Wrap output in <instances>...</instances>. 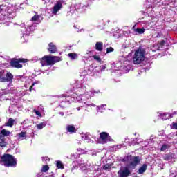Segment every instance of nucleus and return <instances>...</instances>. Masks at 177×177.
<instances>
[{
  "mask_svg": "<svg viewBox=\"0 0 177 177\" xmlns=\"http://www.w3.org/2000/svg\"><path fill=\"white\" fill-rule=\"evenodd\" d=\"M82 59L84 63L86 62H88V60L92 61V59H93L94 60H95V62H97L98 63H102V59L100 58V57L99 55H93V51L92 50H87L86 54L82 57Z\"/></svg>",
  "mask_w": 177,
  "mask_h": 177,
  "instance_id": "7",
  "label": "nucleus"
},
{
  "mask_svg": "<svg viewBox=\"0 0 177 177\" xmlns=\"http://www.w3.org/2000/svg\"><path fill=\"white\" fill-rule=\"evenodd\" d=\"M153 48H154V46H153L151 49L152 50V52H156V50H158V48H156V49H153Z\"/></svg>",
  "mask_w": 177,
  "mask_h": 177,
  "instance_id": "48",
  "label": "nucleus"
},
{
  "mask_svg": "<svg viewBox=\"0 0 177 177\" xmlns=\"http://www.w3.org/2000/svg\"><path fill=\"white\" fill-rule=\"evenodd\" d=\"M162 44H164V41H162Z\"/></svg>",
  "mask_w": 177,
  "mask_h": 177,
  "instance_id": "57",
  "label": "nucleus"
},
{
  "mask_svg": "<svg viewBox=\"0 0 177 177\" xmlns=\"http://www.w3.org/2000/svg\"><path fill=\"white\" fill-rule=\"evenodd\" d=\"M88 74H89V71L86 68H82L80 69V72H79V75L80 77H82L84 81L86 80V76L88 75Z\"/></svg>",
  "mask_w": 177,
  "mask_h": 177,
  "instance_id": "16",
  "label": "nucleus"
},
{
  "mask_svg": "<svg viewBox=\"0 0 177 177\" xmlns=\"http://www.w3.org/2000/svg\"><path fill=\"white\" fill-rule=\"evenodd\" d=\"M0 135H1L2 136H9V135H10V131L6 130V129H3L1 131Z\"/></svg>",
  "mask_w": 177,
  "mask_h": 177,
  "instance_id": "31",
  "label": "nucleus"
},
{
  "mask_svg": "<svg viewBox=\"0 0 177 177\" xmlns=\"http://www.w3.org/2000/svg\"><path fill=\"white\" fill-rule=\"evenodd\" d=\"M118 175L119 177H128L131 175V170L127 167H124L118 171Z\"/></svg>",
  "mask_w": 177,
  "mask_h": 177,
  "instance_id": "11",
  "label": "nucleus"
},
{
  "mask_svg": "<svg viewBox=\"0 0 177 177\" xmlns=\"http://www.w3.org/2000/svg\"><path fill=\"white\" fill-rule=\"evenodd\" d=\"M66 131H67V132H69L70 133H75V127H74V125H67Z\"/></svg>",
  "mask_w": 177,
  "mask_h": 177,
  "instance_id": "23",
  "label": "nucleus"
},
{
  "mask_svg": "<svg viewBox=\"0 0 177 177\" xmlns=\"http://www.w3.org/2000/svg\"><path fill=\"white\" fill-rule=\"evenodd\" d=\"M37 84H39V81H37L34 83H32V84L31 85V86L30 87V92H31V91H32V87L35 86V85H37Z\"/></svg>",
  "mask_w": 177,
  "mask_h": 177,
  "instance_id": "40",
  "label": "nucleus"
},
{
  "mask_svg": "<svg viewBox=\"0 0 177 177\" xmlns=\"http://www.w3.org/2000/svg\"><path fill=\"white\" fill-rule=\"evenodd\" d=\"M56 167L58 168V169H64V165H63V162L60 160L55 161Z\"/></svg>",
  "mask_w": 177,
  "mask_h": 177,
  "instance_id": "27",
  "label": "nucleus"
},
{
  "mask_svg": "<svg viewBox=\"0 0 177 177\" xmlns=\"http://www.w3.org/2000/svg\"><path fill=\"white\" fill-rule=\"evenodd\" d=\"M62 8H63V3H62V1L57 2L53 8V10H52L53 15H57V12H59V10H61Z\"/></svg>",
  "mask_w": 177,
  "mask_h": 177,
  "instance_id": "13",
  "label": "nucleus"
},
{
  "mask_svg": "<svg viewBox=\"0 0 177 177\" xmlns=\"http://www.w3.org/2000/svg\"><path fill=\"white\" fill-rule=\"evenodd\" d=\"M0 146L1 147H5L6 146V142L5 141V137L0 134Z\"/></svg>",
  "mask_w": 177,
  "mask_h": 177,
  "instance_id": "25",
  "label": "nucleus"
},
{
  "mask_svg": "<svg viewBox=\"0 0 177 177\" xmlns=\"http://www.w3.org/2000/svg\"><path fill=\"white\" fill-rule=\"evenodd\" d=\"M134 32L136 34H145V28H136L134 29Z\"/></svg>",
  "mask_w": 177,
  "mask_h": 177,
  "instance_id": "32",
  "label": "nucleus"
},
{
  "mask_svg": "<svg viewBox=\"0 0 177 177\" xmlns=\"http://www.w3.org/2000/svg\"><path fill=\"white\" fill-rule=\"evenodd\" d=\"M77 164L79 165L80 171L82 172H84V174H86L87 172H89L91 171V168H89V165H88V163L85 162L84 160H80L77 162Z\"/></svg>",
  "mask_w": 177,
  "mask_h": 177,
  "instance_id": "10",
  "label": "nucleus"
},
{
  "mask_svg": "<svg viewBox=\"0 0 177 177\" xmlns=\"http://www.w3.org/2000/svg\"><path fill=\"white\" fill-rule=\"evenodd\" d=\"M118 68V70H121L122 67L120 66V67H119Z\"/></svg>",
  "mask_w": 177,
  "mask_h": 177,
  "instance_id": "53",
  "label": "nucleus"
},
{
  "mask_svg": "<svg viewBox=\"0 0 177 177\" xmlns=\"http://www.w3.org/2000/svg\"><path fill=\"white\" fill-rule=\"evenodd\" d=\"M3 95H5V93H0V96H3Z\"/></svg>",
  "mask_w": 177,
  "mask_h": 177,
  "instance_id": "51",
  "label": "nucleus"
},
{
  "mask_svg": "<svg viewBox=\"0 0 177 177\" xmlns=\"http://www.w3.org/2000/svg\"><path fill=\"white\" fill-rule=\"evenodd\" d=\"M77 110L79 111V110H81V108L77 107Z\"/></svg>",
  "mask_w": 177,
  "mask_h": 177,
  "instance_id": "52",
  "label": "nucleus"
},
{
  "mask_svg": "<svg viewBox=\"0 0 177 177\" xmlns=\"http://www.w3.org/2000/svg\"><path fill=\"white\" fill-rule=\"evenodd\" d=\"M162 3L167 6V5L170 6V8H174V5H175V2L176 0H162Z\"/></svg>",
  "mask_w": 177,
  "mask_h": 177,
  "instance_id": "18",
  "label": "nucleus"
},
{
  "mask_svg": "<svg viewBox=\"0 0 177 177\" xmlns=\"http://www.w3.org/2000/svg\"><path fill=\"white\" fill-rule=\"evenodd\" d=\"M13 75L5 70H0V82H12Z\"/></svg>",
  "mask_w": 177,
  "mask_h": 177,
  "instance_id": "6",
  "label": "nucleus"
},
{
  "mask_svg": "<svg viewBox=\"0 0 177 177\" xmlns=\"http://www.w3.org/2000/svg\"><path fill=\"white\" fill-rule=\"evenodd\" d=\"M68 57H70L71 60H75V59L78 58V55L77 53H69L68 54Z\"/></svg>",
  "mask_w": 177,
  "mask_h": 177,
  "instance_id": "30",
  "label": "nucleus"
},
{
  "mask_svg": "<svg viewBox=\"0 0 177 177\" xmlns=\"http://www.w3.org/2000/svg\"><path fill=\"white\" fill-rule=\"evenodd\" d=\"M140 162V160H139V157L136 156L132 158V162L130 163V165L131 167L135 168L138 164Z\"/></svg>",
  "mask_w": 177,
  "mask_h": 177,
  "instance_id": "19",
  "label": "nucleus"
},
{
  "mask_svg": "<svg viewBox=\"0 0 177 177\" xmlns=\"http://www.w3.org/2000/svg\"><path fill=\"white\" fill-rule=\"evenodd\" d=\"M33 112L36 114V115H37V117H42V114L41 113V112H39V111L34 109Z\"/></svg>",
  "mask_w": 177,
  "mask_h": 177,
  "instance_id": "37",
  "label": "nucleus"
},
{
  "mask_svg": "<svg viewBox=\"0 0 177 177\" xmlns=\"http://www.w3.org/2000/svg\"><path fill=\"white\" fill-rule=\"evenodd\" d=\"M75 86L80 92L79 96L82 97L81 100H84V102H85V99H91V97H93L94 95L99 93V91H95L88 86H84L82 80H77L75 83Z\"/></svg>",
  "mask_w": 177,
  "mask_h": 177,
  "instance_id": "2",
  "label": "nucleus"
},
{
  "mask_svg": "<svg viewBox=\"0 0 177 177\" xmlns=\"http://www.w3.org/2000/svg\"><path fill=\"white\" fill-rule=\"evenodd\" d=\"M78 145H81V142L79 141V142H78Z\"/></svg>",
  "mask_w": 177,
  "mask_h": 177,
  "instance_id": "54",
  "label": "nucleus"
},
{
  "mask_svg": "<svg viewBox=\"0 0 177 177\" xmlns=\"http://www.w3.org/2000/svg\"><path fill=\"white\" fill-rule=\"evenodd\" d=\"M107 105L106 104H102L100 106L97 107V111L98 113H103V111H104L106 110V109H104V107H106Z\"/></svg>",
  "mask_w": 177,
  "mask_h": 177,
  "instance_id": "29",
  "label": "nucleus"
},
{
  "mask_svg": "<svg viewBox=\"0 0 177 177\" xmlns=\"http://www.w3.org/2000/svg\"><path fill=\"white\" fill-rule=\"evenodd\" d=\"M50 59H51V64L53 66V64H55V63H57L59 62H61L62 58H60L59 57L57 56H50Z\"/></svg>",
  "mask_w": 177,
  "mask_h": 177,
  "instance_id": "20",
  "label": "nucleus"
},
{
  "mask_svg": "<svg viewBox=\"0 0 177 177\" xmlns=\"http://www.w3.org/2000/svg\"><path fill=\"white\" fill-rule=\"evenodd\" d=\"M160 118H162V120L165 121V120H169V118H172V115L168 113H164L160 114Z\"/></svg>",
  "mask_w": 177,
  "mask_h": 177,
  "instance_id": "21",
  "label": "nucleus"
},
{
  "mask_svg": "<svg viewBox=\"0 0 177 177\" xmlns=\"http://www.w3.org/2000/svg\"><path fill=\"white\" fill-rule=\"evenodd\" d=\"M0 162L2 165H4V167L10 168H15V167L17 165V160L16 158L9 153L4 154L1 156Z\"/></svg>",
  "mask_w": 177,
  "mask_h": 177,
  "instance_id": "4",
  "label": "nucleus"
},
{
  "mask_svg": "<svg viewBox=\"0 0 177 177\" xmlns=\"http://www.w3.org/2000/svg\"><path fill=\"white\" fill-rule=\"evenodd\" d=\"M48 52L50 53H56V52H57L56 45H55L53 43H50L48 44Z\"/></svg>",
  "mask_w": 177,
  "mask_h": 177,
  "instance_id": "17",
  "label": "nucleus"
},
{
  "mask_svg": "<svg viewBox=\"0 0 177 177\" xmlns=\"http://www.w3.org/2000/svg\"><path fill=\"white\" fill-rule=\"evenodd\" d=\"M62 177H64V174H62Z\"/></svg>",
  "mask_w": 177,
  "mask_h": 177,
  "instance_id": "55",
  "label": "nucleus"
},
{
  "mask_svg": "<svg viewBox=\"0 0 177 177\" xmlns=\"http://www.w3.org/2000/svg\"><path fill=\"white\" fill-rule=\"evenodd\" d=\"M74 169H78V167H76V166H73V167L71 168V171L72 173H73V172H74Z\"/></svg>",
  "mask_w": 177,
  "mask_h": 177,
  "instance_id": "47",
  "label": "nucleus"
},
{
  "mask_svg": "<svg viewBox=\"0 0 177 177\" xmlns=\"http://www.w3.org/2000/svg\"><path fill=\"white\" fill-rule=\"evenodd\" d=\"M146 59V51L140 46L138 49L135 51L133 62L134 64H140L142 62H145Z\"/></svg>",
  "mask_w": 177,
  "mask_h": 177,
  "instance_id": "5",
  "label": "nucleus"
},
{
  "mask_svg": "<svg viewBox=\"0 0 177 177\" xmlns=\"http://www.w3.org/2000/svg\"><path fill=\"white\" fill-rule=\"evenodd\" d=\"M77 151L79 152V154H85V151L81 148H77Z\"/></svg>",
  "mask_w": 177,
  "mask_h": 177,
  "instance_id": "41",
  "label": "nucleus"
},
{
  "mask_svg": "<svg viewBox=\"0 0 177 177\" xmlns=\"http://www.w3.org/2000/svg\"><path fill=\"white\" fill-rule=\"evenodd\" d=\"M15 138H17V140H19V142L21 140H24V139H27V132L21 131V133L17 134L15 136Z\"/></svg>",
  "mask_w": 177,
  "mask_h": 177,
  "instance_id": "15",
  "label": "nucleus"
},
{
  "mask_svg": "<svg viewBox=\"0 0 177 177\" xmlns=\"http://www.w3.org/2000/svg\"><path fill=\"white\" fill-rule=\"evenodd\" d=\"M95 49L96 50H98V52H102L103 50V43L97 42L95 44Z\"/></svg>",
  "mask_w": 177,
  "mask_h": 177,
  "instance_id": "24",
  "label": "nucleus"
},
{
  "mask_svg": "<svg viewBox=\"0 0 177 177\" xmlns=\"http://www.w3.org/2000/svg\"><path fill=\"white\" fill-rule=\"evenodd\" d=\"M43 18L42 16L38 15L36 13L30 19V21H34L32 25H26L24 24H21L20 26L21 27V32H22V36L21 38H24L25 37H27V35H30L34 30H35V28L37 27V24H39L41 21H42Z\"/></svg>",
  "mask_w": 177,
  "mask_h": 177,
  "instance_id": "1",
  "label": "nucleus"
},
{
  "mask_svg": "<svg viewBox=\"0 0 177 177\" xmlns=\"http://www.w3.org/2000/svg\"><path fill=\"white\" fill-rule=\"evenodd\" d=\"M47 171H49V166L48 165L43 166L41 169V172H46Z\"/></svg>",
  "mask_w": 177,
  "mask_h": 177,
  "instance_id": "38",
  "label": "nucleus"
},
{
  "mask_svg": "<svg viewBox=\"0 0 177 177\" xmlns=\"http://www.w3.org/2000/svg\"><path fill=\"white\" fill-rule=\"evenodd\" d=\"M59 114L63 117V115H64V112H59Z\"/></svg>",
  "mask_w": 177,
  "mask_h": 177,
  "instance_id": "49",
  "label": "nucleus"
},
{
  "mask_svg": "<svg viewBox=\"0 0 177 177\" xmlns=\"http://www.w3.org/2000/svg\"><path fill=\"white\" fill-rule=\"evenodd\" d=\"M111 52H114V48H113V47L106 48V53H111Z\"/></svg>",
  "mask_w": 177,
  "mask_h": 177,
  "instance_id": "42",
  "label": "nucleus"
},
{
  "mask_svg": "<svg viewBox=\"0 0 177 177\" xmlns=\"http://www.w3.org/2000/svg\"><path fill=\"white\" fill-rule=\"evenodd\" d=\"M167 149H169V145L168 144H163L160 149L161 151H165Z\"/></svg>",
  "mask_w": 177,
  "mask_h": 177,
  "instance_id": "35",
  "label": "nucleus"
},
{
  "mask_svg": "<svg viewBox=\"0 0 177 177\" xmlns=\"http://www.w3.org/2000/svg\"><path fill=\"white\" fill-rule=\"evenodd\" d=\"M176 176H177L176 170L174 168H171V170H170L169 177H176Z\"/></svg>",
  "mask_w": 177,
  "mask_h": 177,
  "instance_id": "33",
  "label": "nucleus"
},
{
  "mask_svg": "<svg viewBox=\"0 0 177 177\" xmlns=\"http://www.w3.org/2000/svg\"><path fill=\"white\" fill-rule=\"evenodd\" d=\"M14 124H15V120L10 118L8 120V122L5 124V126L10 127V128H12V127H13Z\"/></svg>",
  "mask_w": 177,
  "mask_h": 177,
  "instance_id": "28",
  "label": "nucleus"
},
{
  "mask_svg": "<svg viewBox=\"0 0 177 177\" xmlns=\"http://www.w3.org/2000/svg\"><path fill=\"white\" fill-rule=\"evenodd\" d=\"M146 169H147V165L144 164L142 165L138 169V174H144V172L146 171Z\"/></svg>",
  "mask_w": 177,
  "mask_h": 177,
  "instance_id": "26",
  "label": "nucleus"
},
{
  "mask_svg": "<svg viewBox=\"0 0 177 177\" xmlns=\"http://www.w3.org/2000/svg\"><path fill=\"white\" fill-rule=\"evenodd\" d=\"M148 2L150 1V0H147Z\"/></svg>",
  "mask_w": 177,
  "mask_h": 177,
  "instance_id": "56",
  "label": "nucleus"
},
{
  "mask_svg": "<svg viewBox=\"0 0 177 177\" xmlns=\"http://www.w3.org/2000/svg\"><path fill=\"white\" fill-rule=\"evenodd\" d=\"M170 128L171 129H177V122H173L171 125H170Z\"/></svg>",
  "mask_w": 177,
  "mask_h": 177,
  "instance_id": "39",
  "label": "nucleus"
},
{
  "mask_svg": "<svg viewBox=\"0 0 177 177\" xmlns=\"http://www.w3.org/2000/svg\"><path fill=\"white\" fill-rule=\"evenodd\" d=\"M123 70L125 71V73H128L131 70V66H129V61H125L124 62Z\"/></svg>",
  "mask_w": 177,
  "mask_h": 177,
  "instance_id": "22",
  "label": "nucleus"
},
{
  "mask_svg": "<svg viewBox=\"0 0 177 177\" xmlns=\"http://www.w3.org/2000/svg\"><path fill=\"white\" fill-rule=\"evenodd\" d=\"M100 71H104L106 70V65H102L100 66Z\"/></svg>",
  "mask_w": 177,
  "mask_h": 177,
  "instance_id": "45",
  "label": "nucleus"
},
{
  "mask_svg": "<svg viewBox=\"0 0 177 177\" xmlns=\"http://www.w3.org/2000/svg\"><path fill=\"white\" fill-rule=\"evenodd\" d=\"M103 169H104L105 171H107V170L109 171V170L111 169V165L106 164V165H104Z\"/></svg>",
  "mask_w": 177,
  "mask_h": 177,
  "instance_id": "36",
  "label": "nucleus"
},
{
  "mask_svg": "<svg viewBox=\"0 0 177 177\" xmlns=\"http://www.w3.org/2000/svg\"><path fill=\"white\" fill-rule=\"evenodd\" d=\"M42 161H44L46 162V161H49V158L48 157L45 156L42 158Z\"/></svg>",
  "mask_w": 177,
  "mask_h": 177,
  "instance_id": "46",
  "label": "nucleus"
},
{
  "mask_svg": "<svg viewBox=\"0 0 177 177\" xmlns=\"http://www.w3.org/2000/svg\"><path fill=\"white\" fill-rule=\"evenodd\" d=\"M82 140H84L87 143H93V140H92V136L89 133L82 134Z\"/></svg>",
  "mask_w": 177,
  "mask_h": 177,
  "instance_id": "14",
  "label": "nucleus"
},
{
  "mask_svg": "<svg viewBox=\"0 0 177 177\" xmlns=\"http://www.w3.org/2000/svg\"><path fill=\"white\" fill-rule=\"evenodd\" d=\"M27 59L19 58L12 59L10 62V64L12 67H15V68H21V67H23V65L20 64V63H27Z\"/></svg>",
  "mask_w": 177,
  "mask_h": 177,
  "instance_id": "9",
  "label": "nucleus"
},
{
  "mask_svg": "<svg viewBox=\"0 0 177 177\" xmlns=\"http://www.w3.org/2000/svg\"><path fill=\"white\" fill-rule=\"evenodd\" d=\"M133 145H136V143H133Z\"/></svg>",
  "mask_w": 177,
  "mask_h": 177,
  "instance_id": "58",
  "label": "nucleus"
},
{
  "mask_svg": "<svg viewBox=\"0 0 177 177\" xmlns=\"http://www.w3.org/2000/svg\"><path fill=\"white\" fill-rule=\"evenodd\" d=\"M16 10H17V5L8 3L0 6V13L4 16L5 19H13Z\"/></svg>",
  "mask_w": 177,
  "mask_h": 177,
  "instance_id": "3",
  "label": "nucleus"
},
{
  "mask_svg": "<svg viewBox=\"0 0 177 177\" xmlns=\"http://www.w3.org/2000/svg\"><path fill=\"white\" fill-rule=\"evenodd\" d=\"M36 110H37V111H39L40 113H44V106H40Z\"/></svg>",
  "mask_w": 177,
  "mask_h": 177,
  "instance_id": "43",
  "label": "nucleus"
},
{
  "mask_svg": "<svg viewBox=\"0 0 177 177\" xmlns=\"http://www.w3.org/2000/svg\"><path fill=\"white\" fill-rule=\"evenodd\" d=\"M41 66L45 67V66H53L52 65V59L50 56H44L41 59L40 62Z\"/></svg>",
  "mask_w": 177,
  "mask_h": 177,
  "instance_id": "12",
  "label": "nucleus"
},
{
  "mask_svg": "<svg viewBox=\"0 0 177 177\" xmlns=\"http://www.w3.org/2000/svg\"><path fill=\"white\" fill-rule=\"evenodd\" d=\"M46 127V123L41 122L40 124H37V129H42L43 128H45Z\"/></svg>",
  "mask_w": 177,
  "mask_h": 177,
  "instance_id": "34",
  "label": "nucleus"
},
{
  "mask_svg": "<svg viewBox=\"0 0 177 177\" xmlns=\"http://www.w3.org/2000/svg\"><path fill=\"white\" fill-rule=\"evenodd\" d=\"M84 104H86V106H93V107H96V105H95V104H88L86 103V102H84Z\"/></svg>",
  "mask_w": 177,
  "mask_h": 177,
  "instance_id": "44",
  "label": "nucleus"
},
{
  "mask_svg": "<svg viewBox=\"0 0 177 177\" xmlns=\"http://www.w3.org/2000/svg\"><path fill=\"white\" fill-rule=\"evenodd\" d=\"M175 114H177V111L173 112V113H172V114H170V115H171V117H172V115H175Z\"/></svg>",
  "mask_w": 177,
  "mask_h": 177,
  "instance_id": "50",
  "label": "nucleus"
},
{
  "mask_svg": "<svg viewBox=\"0 0 177 177\" xmlns=\"http://www.w3.org/2000/svg\"><path fill=\"white\" fill-rule=\"evenodd\" d=\"M113 139L107 132H102L100 133V138L98 140V143L101 145H106L108 142H112Z\"/></svg>",
  "mask_w": 177,
  "mask_h": 177,
  "instance_id": "8",
  "label": "nucleus"
}]
</instances>
